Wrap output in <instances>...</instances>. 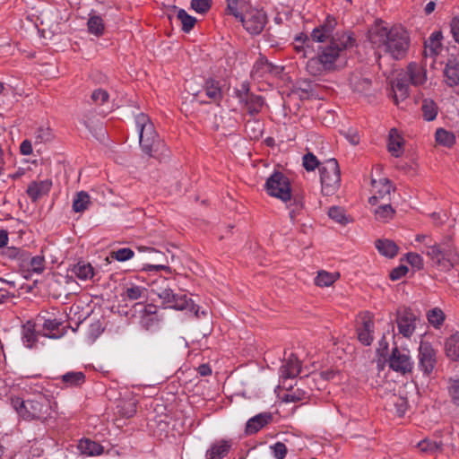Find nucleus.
Here are the masks:
<instances>
[{
  "instance_id": "obj_2",
  "label": "nucleus",
  "mask_w": 459,
  "mask_h": 459,
  "mask_svg": "<svg viewBox=\"0 0 459 459\" xmlns=\"http://www.w3.org/2000/svg\"><path fill=\"white\" fill-rule=\"evenodd\" d=\"M10 401L19 416L27 421L37 420L45 423L56 414L55 401L52 397L40 393L25 400L11 397Z\"/></svg>"
},
{
  "instance_id": "obj_21",
  "label": "nucleus",
  "mask_w": 459,
  "mask_h": 459,
  "mask_svg": "<svg viewBox=\"0 0 459 459\" xmlns=\"http://www.w3.org/2000/svg\"><path fill=\"white\" fill-rule=\"evenodd\" d=\"M22 267L29 273L40 274L45 270L46 261L44 256L40 255L28 257L22 261Z\"/></svg>"
},
{
  "instance_id": "obj_59",
  "label": "nucleus",
  "mask_w": 459,
  "mask_h": 459,
  "mask_svg": "<svg viewBox=\"0 0 459 459\" xmlns=\"http://www.w3.org/2000/svg\"><path fill=\"white\" fill-rule=\"evenodd\" d=\"M395 406L397 408V413L399 416H403L407 410V402L403 398H398L397 402L395 403Z\"/></svg>"
},
{
  "instance_id": "obj_47",
  "label": "nucleus",
  "mask_w": 459,
  "mask_h": 459,
  "mask_svg": "<svg viewBox=\"0 0 459 459\" xmlns=\"http://www.w3.org/2000/svg\"><path fill=\"white\" fill-rule=\"evenodd\" d=\"M328 215L332 220L341 224H346L349 221L344 210L338 206L331 207L328 211Z\"/></svg>"
},
{
  "instance_id": "obj_48",
  "label": "nucleus",
  "mask_w": 459,
  "mask_h": 459,
  "mask_svg": "<svg viewBox=\"0 0 459 459\" xmlns=\"http://www.w3.org/2000/svg\"><path fill=\"white\" fill-rule=\"evenodd\" d=\"M34 135L37 143H47L51 141L53 138L52 131L48 126L38 127L34 133Z\"/></svg>"
},
{
  "instance_id": "obj_31",
  "label": "nucleus",
  "mask_w": 459,
  "mask_h": 459,
  "mask_svg": "<svg viewBox=\"0 0 459 459\" xmlns=\"http://www.w3.org/2000/svg\"><path fill=\"white\" fill-rule=\"evenodd\" d=\"M226 13L239 19L242 26H245L246 17L242 13L245 0H227Z\"/></svg>"
},
{
  "instance_id": "obj_58",
  "label": "nucleus",
  "mask_w": 459,
  "mask_h": 459,
  "mask_svg": "<svg viewBox=\"0 0 459 459\" xmlns=\"http://www.w3.org/2000/svg\"><path fill=\"white\" fill-rule=\"evenodd\" d=\"M26 19L30 22V24L26 25L27 29H30L31 27L39 29L40 25H43L41 19L35 14H29Z\"/></svg>"
},
{
  "instance_id": "obj_46",
  "label": "nucleus",
  "mask_w": 459,
  "mask_h": 459,
  "mask_svg": "<svg viewBox=\"0 0 459 459\" xmlns=\"http://www.w3.org/2000/svg\"><path fill=\"white\" fill-rule=\"evenodd\" d=\"M447 389L454 403L459 405V377L448 379Z\"/></svg>"
},
{
  "instance_id": "obj_8",
  "label": "nucleus",
  "mask_w": 459,
  "mask_h": 459,
  "mask_svg": "<svg viewBox=\"0 0 459 459\" xmlns=\"http://www.w3.org/2000/svg\"><path fill=\"white\" fill-rule=\"evenodd\" d=\"M419 368L425 374L429 375L437 363L436 351L429 342H420L419 348Z\"/></svg>"
},
{
  "instance_id": "obj_29",
  "label": "nucleus",
  "mask_w": 459,
  "mask_h": 459,
  "mask_svg": "<svg viewBox=\"0 0 459 459\" xmlns=\"http://www.w3.org/2000/svg\"><path fill=\"white\" fill-rule=\"evenodd\" d=\"M442 39L441 32L436 31L432 33L428 40L425 41V49L424 56H436L441 47L440 40Z\"/></svg>"
},
{
  "instance_id": "obj_42",
  "label": "nucleus",
  "mask_w": 459,
  "mask_h": 459,
  "mask_svg": "<svg viewBox=\"0 0 459 459\" xmlns=\"http://www.w3.org/2000/svg\"><path fill=\"white\" fill-rule=\"evenodd\" d=\"M146 289L141 286L131 284L125 289V297L129 300H137L145 297Z\"/></svg>"
},
{
  "instance_id": "obj_41",
  "label": "nucleus",
  "mask_w": 459,
  "mask_h": 459,
  "mask_svg": "<svg viewBox=\"0 0 459 459\" xmlns=\"http://www.w3.org/2000/svg\"><path fill=\"white\" fill-rule=\"evenodd\" d=\"M90 204V195L84 192H79L73 202V209L76 212H82L85 211Z\"/></svg>"
},
{
  "instance_id": "obj_55",
  "label": "nucleus",
  "mask_w": 459,
  "mask_h": 459,
  "mask_svg": "<svg viewBox=\"0 0 459 459\" xmlns=\"http://www.w3.org/2000/svg\"><path fill=\"white\" fill-rule=\"evenodd\" d=\"M157 316L154 315L143 316L141 319L142 326L146 330H152L157 325Z\"/></svg>"
},
{
  "instance_id": "obj_36",
  "label": "nucleus",
  "mask_w": 459,
  "mask_h": 459,
  "mask_svg": "<svg viewBox=\"0 0 459 459\" xmlns=\"http://www.w3.org/2000/svg\"><path fill=\"white\" fill-rule=\"evenodd\" d=\"M339 278L338 273H328L326 271H320L315 278V284L319 287H329L334 283Z\"/></svg>"
},
{
  "instance_id": "obj_35",
  "label": "nucleus",
  "mask_w": 459,
  "mask_h": 459,
  "mask_svg": "<svg viewBox=\"0 0 459 459\" xmlns=\"http://www.w3.org/2000/svg\"><path fill=\"white\" fill-rule=\"evenodd\" d=\"M22 338L26 347L31 348L34 345L37 341L34 324L29 321L22 326Z\"/></svg>"
},
{
  "instance_id": "obj_4",
  "label": "nucleus",
  "mask_w": 459,
  "mask_h": 459,
  "mask_svg": "<svg viewBox=\"0 0 459 459\" xmlns=\"http://www.w3.org/2000/svg\"><path fill=\"white\" fill-rule=\"evenodd\" d=\"M368 37L373 44L385 46L395 59L401 58L409 47L406 30H368Z\"/></svg>"
},
{
  "instance_id": "obj_62",
  "label": "nucleus",
  "mask_w": 459,
  "mask_h": 459,
  "mask_svg": "<svg viewBox=\"0 0 459 459\" xmlns=\"http://www.w3.org/2000/svg\"><path fill=\"white\" fill-rule=\"evenodd\" d=\"M336 25H337V22L335 21V18L328 16L326 18V22L325 24L316 27L315 29H334V27Z\"/></svg>"
},
{
  "instance_id": "obj_45",
  "label": "nucleus",
  "mask_w": 459,
  "mask_h": 459,
  "mask_svg": "<svg viewBox=\"0 0 459 459\" xmlns=\"http://www.w3.org/2000/svg\"><path fill=\"white\" fill-rule=\"evenodd\" d=\"M134 253L131 248L123 247L110 252L109 256L118 262H126L134 256Z\"/></svg>"
},
{
  "instance_id": "obj_64",
  "label": "nucleus",
  "mask_w": 459,
  "mask_h": 459,
  "mask_svg": "<svg viewBox=\"0 0 459 459\" xmlns=\"http://www.w3.org/2000/svg\"><path fill=\"white\" fill-rule=\"evenodd\" d=\"M135 412V404L134 403H128V409L126 411H123V415L127 417V418H130L134 415V413Z\"/></svg>"
},
{
  "instance_id": "obj_33",
  "label": "nucleus",
  "mask_w": 459,
  "mask_h": 459,
  "mask_svg": "<svg viewBox=\"0 0 459 459\" xmlns=\"http://www.w3.org/2000/svg\"><path fill=\"white\" fill-rule=\"evenodd\" d=\"M139 142L143 152L150 157H156V154L159 152L160 147L162 146L159 137L151 138L148 141L147 139H144Z\"/></svg>"
},
{
  "instance_id": "obj_20",
  "label": "nucleus",
  "mask_w": 459,
  "mask_h": 459,
  "mask_svg": "<svg viewBox=\"0 0 459 459\" xmlns=\"http://www.w3.org/2000/svg\"><path fill=\"white\" fill-rule=\"evenodd\" d=\"M374 323L369 316L363 317L362 326L358 330V338L359 342L368 346L373 342Z\"/></svg>"
},
{
  "instance_id": "obj_49",
  "label": "nucleus",
  "mask_w": 459,
  "mask_h": 459,
  "mask_svg": "<svg viewBox=\"0 0 459 459\" xmlns=\"http://www.w3.org/2000/svg\"><path fill=\"white\" fill-rule=\"evenodd\" d=\"M406 261L416 270H421L424 265L423 258L417 253H407L405 255Z\"/></svg>"
},
{
  "instance_id": "obj_9",
  "label": "nucleus",
  "mask_w": 459,
  "mask_h": 459,
  "mask_svg": "<svg viewBox=\"0 0 459 459\" xmlns=\"http://www.w3.org/2000/svg\"><path fill=\"white\" fill-rule=\"evenodd\" d=\"M248 86L246 83L242 84V91H238L237 96L241 103H244L246 108L251 116L258 114L264 105V101L261 96L249 94Z\"/></svg>"
},
{
  "instance_id": "obj_57",
  "label": "nucleus",
  "mask_w": 459,
  "mask_h": 459,
  "mask_svg": "<svg viewBox=\"0 0 459 459\" xmlns=\"http://www.w3.org/2000/svg\"><path fill=\"white\" fill-rule=\"evenodd\" d=\"M419 448L423 452H431L439 448V446L435 442L423 440L418 444Z\"/></svg>"
},
{
  "instance_id": "obj_3",
  "label": "nucleus",
  "mask_w": 459,
  "mask_h": 459,
  "mask_svg": "<svg viewBox=\"0 0 459 459\" xmlns=\"http://www.w3.org/2000/svg\"><path fill=\"white\" fill-rule=\"evenodd\" d=\"M422 253L434 267L442 272H448L459 264V250L450 238L429 243L428 250H422Z\"/></svg>"
},
{
  "instance_id": "obj_23",
  "label": "nucleus",
  "mask_w": 459,
  "mask_h": 459,
  "mask_svg": "<svg viewBox=\"0 0 459 459\" xmlns=\"http://www.w3.org/2000/svg\"><path fill=\"white\" fill-rule=\"evenodd\" d=\"M244 29H264L267 22L266 15L263 11H255L245 15Z\"/></svg>"
},
{
  "instance_id": "obj_10",
  "label": "nucleus",
  "mask_w": 459,
  "mask_h": 459,
  "mask_svg": "<svg viewBox=\"0 0 459 459\" xmlns=\"http://www.w3.org/2000/svg\"><path fill=\"white\" fill-rule=\"evenodd\" d=\"M416 315L410 309H404L398 313L396 319L399 333L406 337H411L416 328Z\"/></svg>"
},
{
  "instance_id": "obj_6",
  "label": "nucleus",
  "mask_w": 459,
  "mask_h": 459,
  "mask_svg": "<svg viewBox=\"0 0 459 459\" xmlns=\"http://www.w3.org/2000/svg\"><path fill=\"white\" fill-rule=\"evenodd\" d=\"M322 193L325 195H333L341 184V173L335 159H329L322 163L320 169Z\"/></svg>"
},
{
  "instance_id": "obj_12",
  "label": "nucleus",
  "mask_w": 459,
  "mask_h": 459,
  "mask_svg": "<svg viewBox=\"0 0 459 459\" xmlns=\"http://www.w3.org/2000/svg\"><path fill=\"white\" fill-rule=\"evenodd\" d=\"M389 367L396 372L405 374L411 370L412 362L407 353L402 352L397 348H394L389 358Z\"/></svg>"
},
{
  "instance_id": "obj_25",
  "label": "nucleus",
  "mask_w": 459,
  "mask_h": 459,
  "mask_svg": "<svg viewBox=\"0 0 459 459\" xmlns=\"http://www.w3.org/2000/svg\"><path fill=\"white\" fill-rule=\"evenodd\" d=\"M180 22L182 29H193L197 22V19L186 13V10L174 7L172 14L169 15V19L171 21L173 18Z\"/></svg>"
},
{
  "instance_id": "obj_43",
  "label": "nucleus",
  "mask_w": 459,
  "mask_h": 459,
  "mask_svg": "<svg viewBox=\"0 0 459 459\" xmlns=\"http://www.w3.org/2000/svg\"><path fill=\"white\" fill-rule=\"evenodd\" d=\"M212 0H191L190 8L199 14H206L212 6Z\"/></svg>"
},
{
  "instance_id": "obj_38",
  "label": "nucleus",
  "mask_w": 459,
  "mask_h": 459,
  "mask_svg": "<svg viewBox=\"0 0 459 459\" xmlns=\"http://www.w3.org/2000/svg\"><path fill=\"white\" fill-rule=\"evenodd\" d=\"M446 83L450 86L459 82V65L456 63H448L445 69Z\"/></svg>"
},
{
  "instance_id": "obj_13",
  "label": "nucleus",
  "mask_w": 459,
  "mask_h": 459,
  "mask_svg": "<svg viewBox=\"0 0 459 459\" xmlns=\"http://www.w3.org/2000/svg\"><path fill=\"white\" fill-rule=\"evenodd\" d=\"M135 123L137 129L139 131V141L151 138L158 137L154 126L150 120V118L143 113H141L136 116Z\"/></svg>"
},
{
  "instance_id": "obj_24",
  "label": "nucleus",
  "mask_w": 459,
  "mask_h": 459,
  "mask_svg": "<svg viewBox=\"0 0 459 459\" xmlns=\"http://www.w3.org/2000/svg\"><path fill=\"white\" fill-rule=\"evenodd\" d=\"M446 355L454 361L459 362V331L451 334L445 342Z\"/></svg>"
},
{
  "instance_id": "obj_39",
  "label": "nucleus",
  "mask_w": 459,
  "mask_h": 459,
  "mask_svg": "<svg viewBox=\"0 0 459 459\" xmlns=\"http://www.w3.org/2000/svg\"><path fill=\"white\" fill-rule=\"evenodd\" d=\"M421 110L423 117L427 121H432L437 115V106L430 99H425L422 102Z\"/></svg>"
},
{
  "instance_id": "obj_63",
  "label": "nucleus",
  "mask_w": 459,
  "mask_h": 459,
  "mask_svg": "<svg viewBox=\"0 0 459 459\" xmlns=\"http://www.w3.org/2000/svg\"><path fill=\"white\" fill-rule=\"evenodd\" d=\"M198 372L201 376H209L212 373V369L208 365L203 364L199 366Z\"/></svg>"
},
{
  "instance_id": "obj_11",
  "label": "nucleus",
  "mask_w": 459,
  "mask_h": 459,
  "mask_svg": "<svg viewBox=\"0 0 459 459\" xmlns=\"http://www.w3.org/2000/svg\"><path fill=\"white\" fill-rule=\"evenodd\" d=\"M373 195L368 199L371 205H377L378 201L385 200L394 191L391 182L387 178L372 179Z\"/></svg>"
},
{
  "instance_id": "obj_54",
  "label": "nucleus",
  "mask_w": 459,
  "mask_h": 459,
  "mask_svg": "<svg viewBox=\"0 0 459 459\" xmlns=\"http://www.w3.org/2000/svg\"><path fill=\"white\" fill-rule=\"evenodd\" d=\"M271 449L273 452V456L276 459H284L287 455V447L282 442H277L273 446H271Z\"/></svg>"
},
{
  "instance_id": "obj_19",
  "label": "nucleus",
  "mask_w": 459,
  "mask_h": 459,
  "mask_svg": "<svg viewBox=\"0 0 459 459\" xmlns=\"http://www.w3.org/2000/svg\"><path fill=\"white\" fill-rule=\"evenodd\" d=\"M50 187L51 182L48 180L31 182L27 188V194L33 202H36L38 199L47 195Z\"/></svg>"
},
{
  "instance_id": "obj_1",
  "label": "nucleus",
  "mask_w": 459,
  "mask_h": 459,
  "mask_svg": "<svg viewBox=\"0 0 459 459\" xmlns=\"http://www.w3.org/2000/svg\"><path fill=\"white\" fill-rule=\"evenodd\" d=\"M321 44L319 54L307 62V72L314 76L325 74L335 69V62L341 53L353 44V36L346 30H311L309 35L300 32L294 38L296 50Z\"/></svg>"
},
{
  "instance_id": "obj_52",
  "label": "nucleus",
  "mask_w": 459,
  "mask_h": 459,
  "mask_svg": "<svg viewBox=\"0 0 459 459\" xmlns=\"http://www.w3.org/2000/svg\"><path fill=\"white\" fill-rule=\"evenodd\" d=\"M88 29H105L107 25L103 18L98 14H91L87 22Z\"/></svg>"
},
{
  "instance_id": "obj_40",
  "label": "nucleus",
  "mask_w": 459,
  "mask_h": 459,
  "mask_svg": "<svg viewBox=\"0 0 459 459\" xmlns=\"http://www.w3.org/2000/svg\"><path fill=\"white\" fill-rule=\"evenodd\" d=\"M435 137L438 144L446 147L453 146L455 142L454 134L443 128H439L436 131Z\"/></svg>"
},
{
  "instance_id": "obj_14",
  "label": "nucleus",
  "mask_w": 459,
  "mask_h": 459,
  "mask_svg": "<svg viewBox=\"0 0 459 459\" xmlns=\"http://www.w3.org/2000/svg\"><path fill=\"white\" fill-rule=\"evenodd\" d=\"M407 80L409 79L411 84L414 86H420L427 81V70L417 63H410L407 66L406 73Z\"/></svg>"
},
{
  "instance_id": "obj_51",
  "label": "nucleus",
  "mask_w": 459,
  "mask_h": 459,
  "mask_svg": "<svg viewBox=\"0 0 459 459\" xmlns=\"http://www.w3.org/2000/svg\"><path fill=\"white\" fill-rule=\"evenodd\" d=\"M103 329L99 321H95L90 325L87 337L90 342H94L102 333Z\"/></svg>"
},
{
  "instance_id": "obj_27",
  "label": "nucleus",
  "mask_w": 459,
  "mask_h": 459,
  "mask_svg": "<svg viewBox=\"0 0 459 459\" xmlns=\"http://www.w3.org/2000/svg\"><path fill=\"white\" fill-rule=\"evenodd\" d=\"M71 272L82 281L91 280L94 276V269L91 264L81 261L71 268Z\"/></svg>"
},
{
  "instance_id": "obj_30",
  "label": "nucleus",
  "mask_w": 459,
  "mask_h": 459,
  "mask_svg": "<svg viewBox=\"0 0 459 459\" xmlns=\"http://www.w3.org/2000/svg\"><path fill=\"white\" fill-rule=\"evenodd\" d=\"M375 220L381 223L390 221L395 213V211L389 204H383L373 210Z\"/></svg>"
},
{
  "instance_id": "obj_61",
  "label": "nucleus",
  "mask_w": 459,
  "mask_h": 459,
  "mask_svg": "<svg viewBox=\"0 0 459 459\" xmlns=\"http://www.w3.org/2000/svg\"><path fill=\"white\" fill-rule=\"evenodd\" d=\"M20 150L23 155H30L32 152V146L30 141L24 140L21 143Z\"/></svg>"
},
{
  "instance_id": "obj_26",
  "label": "nucleus",
  "mask_w": 459,
  "mask_h": 459,
  "mask_svg": "<svg viewBox=\"0 0 459 459\" xmlns=\"http://www.w3.org/2000/svg\"><path fill=\"white\" fill-rule=\"evenodd\" d=\"M377 251L387 258H394L399 250L398 246L391 239H377L375 243Z\"/></svg>"
},
{
  "instance_id": "obj_15",
  "label": "nucleus",
  "mask_w": 459,
  "mask_h": 459,
  "mask_svg": "<svg viewBox=\"0 0 459 459\" xmlns=\"http://www.w3.org/2000/svg\"><path fill=\"white\" fill-rule=\"evenodd\" d=\"M407 81L406 75L399 74L398 77L392 84L393 99L396 104H398L400 100H405L409 95V84Z\"/></svg>"
},
{
  "instance_id": "obj_44",
  "label": "nucleus",
  "mask_w": 459,
  "mask_h": 459,
  "mask_svg": "<svg viewBox=\"0 0 459 459\" xmlns=\"http://www.w3.org/2000/svg\"><path fill=\"white\" fill-rule=\"evenodd\" d=\"M84 378L82 372H68L62 376L63 381L70 386L82 385Z\"/></svg>"
},
{
  "instance_id": "obj_50",
  "label": "nucleus",
  "mask_w": 459,
  "mask_h": 459,
  "mask_svg": "<svg viewBox=\"0 0 459 459\" xmlns=\"http://www.w3.org/2000/svg\"><path fill=\"white\" fill-rule=\"evenodd\" d=\"M303 166L307 171H313L319 166V161L313 153L308 152L303 157Z\"/></svg>"
},
{
  "instance_id": "obj_37",
  "label": "nucleus",
  "mask_w": 459,
  "mask_h": 459,
  "mask_svg": "<svg viewBox=\"0 0 459 459\" xmlns=\"http://www.w3.org/2000/svg\"><path fill=\"white\" fill-rule=\"evenodd\" d=\"M427 319L433 327L438 329L444 324L446 316L441 308L434 307L427 312Z\"/></svg>"
},
{
  "instance_id": "obj_5",
  "label": "nucleus",
  "mask_w": 459,
  "mask_h": 459,
  "mask_svg": "<svg viewBox=\"0 0 459 459\" xmlns=\"http://www.w3.org/2000/svg\"><path fill=\"white\" fill-rule=\"evenodd\" d=\"M152 290L162 300V303L167 305L169 308L176 310H195L193 301L188 299L186 294L175 293L168 285L166 279H161L160 282H155Z\"/></svg>"
},
{
  "instance_id": "obj_28",
  "label": "nucleus",
  "mask_w": 459,
  "mask_h": 459,
  "mask_svg": "<svg viewBox=\"0 0 459 459\" xmlns=\"http://www.w3.org/2000/svg\"><path fill=\"white\" fill-rule=\"evenodd\" d=\"M78 449L82 454L89 456L100 455L103 453L102 446L88 438L80 440Z\"/></svg>"
},
{
  "instance_id": "obj_60",
  "label": "nucleus",
  "mask_w": 459,
  "mask_h": 459,
  "mask_svg": "<svg viewBox=\"0 0 459 459\" xmlns=\"http://www.w3.org/2000/svg\"><path fill=\"white\" fill-rule=\"evenodd\" d=\"M416 241L418 242H420L424 245V249L423 250H428V245L429 243H436L435 241L432 240V238L428 236V235H417L416 236V238H415Z\"/></svg>"
},
{
  "instance_id": "obj_17",
  "label": "nucleus",
  "mask_w": 459,
  "mask_h": 459,
  "mask_svg": "<svg viewBox=\"0 0 459 459\" xmlns=\"http://www.w3.org/2000/svg\"><path fill=\"white\" fill-rule=\"evenodd\" d=\"M272 420L270 413H259L249 419L246 424V433L252 435L258 432L262 428L268 424Z\"/></svg>"
},
{
  "instance_id": "obj_34",
  "label": "nucleus",
  "mask_w": 459,
  "mask_h": 459,
  "mask_svg": "<svg viewBox=\"0 0 459 459\" xmlns=\"http://www.w3.org/2000/svg\"><path fill=\"white\" fill-rule=\"evenodd\" d=\"M274 67L267 59L260 57L254 65L252 69V75L258 78L263 77L265 74L273 73Z\"/></svg>"
},
{
  "instance_id": "obj_56",
  "label": "nucleus",
  "mask_w": 459,
  "mask_h": 459,
  "mask_svg": "<svg viewBox=\"0 0 459 459\" xmlns=\"http://www.w3.org/2000/svg\"><path fill=\"white\" fill-rule=\"evenodd\" d=\"M408 273V268L405 265H399L393 269L390 273V278L393 281H397Z\"/></svg>"
},
{
  "instance_id": "obj_7",
  "label": "nucleus",
  "mask_w": 459,
  "mask_h": 459,
  "mask_svg": "<svg viewBox=\"0 0 459 459\" xmlns=\"http://www.w3.org/2000/svg\"><path fill=\"white\" fill-rule=\"evenodd\" d=\"M265 188L267 193L282 202L291 199V190L289 178L281 172H274L266 180Z\"/></svg>"
},
{
  "instance_id": "obj_22",
  "label": "nucleus",
  "mask_w": 459,
  "mask_h": 459,
  "mask_svg": "<svg viewBox=\"0 0 459 459\" xmlns=\"http://www.w3.org/2000/svg\"><path fill=\"white\" fill-rule=\"evenodd\" d=\"M388 151L394 157H400L403 152V139L395 128H392L388 135Z\"/></svg>"
},
{
  "instance_id": "obj_53",
  "label": "nucleus",
  "mask_w": 459,
  "mask_h": 459,
  "mask_svg": "<svg viewBox=\"0 0 459 459\" xmlns=\"http://www.w3.org/2000/svg\"><path fill=\"white\" fill-rule=\"evenodd\" d=\"M109 98L107 91L97 89L91 93V100L97 105L104 104Z\"/></svg>"
},
{
  "instance_id": "obj_32",
  "label": "nucleus",
  "mask_w": 459,
  "mask_h": 459,
  "mask_svg": "<svg viewBox=\"0 0 459 459\" xmlns=\"http://www.w3.org/2000/svg\"><path fill=\"white\" fill-rule=\"evenodd\" d=\"M205 95L214 102H219L222 99V91L219 82L213 79H209L204 86Z\"/></svg>"
},
{
  "instance_id": "obj_16",
  "label": "nucleus",
  "mask_w": 459,
  "mask_h": 459,
  "mask_svg": "<svg viewBox=\"0 0 459 459\" xmlns=\"http://www.w3.org/2000/svg\"><path fill=\"white\" fill-rule=\"evenodd\" d=\"M280 370L281 377L284 381L294 378L300 373V362L294 354H290Z\"/></svg>"
},
{
  "instance_id": "obj_18",
  "label": "nucleus",
  "mask_w": 459,
  "mask_h": 459,
  "mask_svg": "<svg viewBox=\"0 0 459 459\" xmlns=\"http://www.w3.org/2000/svg\"><path fill=\"white\" fill-rule=\"evenodd\" d=\"M230 446L229 441H217L206 451L205 459H221L229 454Z\"/></svg>"
}]
</instances>
